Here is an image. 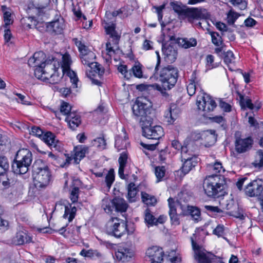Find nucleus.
Wrapping results in <instances>:
<instances>
[{"label": "nucleus", "instance_id": "1", "mask_svg": "<svg viewBox=\"0 0 263 263\" xmlns=\"http://www.w3.org/2000/svg\"><path fill=\"white\" fill-rule=\"evenodd\" d=\"M59 58H52L43 62L45 55L42 51L36 52L28 61L29 66L36 67L35 77L46 83H59L66 74L70 80L73 88L78 87V78L76 72L70 69L72 61L69 54H58Z\"/></svg>", "mask_w": 263, "mask_h": 263}, {"label": "nucleus", "instance_id": "2", "mask_svg": "<svg viewBox=\"0 0 263 263\" xmlns=\"http://www.w3.org/2000/svg\"><path fill=\"white\" fill-rule=\"evenodd\" d=\"M79 51L80 52V57L82 64L86 66V74L88 77L98 74L101 76L104 73V70L101 65L94 62L95 59V53L89 50L88 48L81 42H76Z\"/></svg>", "mask_w": 263, "mask_h": 263}, {"label": "nucleus", "instance_id": "3", "mask_svg": "<svg viewBox=\"0 0 263 263\" xmlns=\"http://www.w3.org/2000/svg\"><path fill=\"white\" fill-rule=\"evenodd\" d=\"M178 70L172 66L164 67L155 74L158 77L162 85H154L155 88L163 96L167 95L166 91L171 89L176 84L178 77Z\"/></svg>", "mask_w": 263, "mask_h": 263}, {"label": "nucleus", "instance_id": "4", "mask_svg": "<svg viewBox=\"0 0 263 263\" xmlns=\"http://www.w3.org/2000/svg\"><path fill=\"white\" fill-rule=\"evenodd\" d=\"M51 178V173L48 167L43 164L41 161L35 162L32 171V178L35 187L39 190L46 189L50 183Z\"/></svg>", "mask_w": 263, "mask_h": 263}, {"label": "nucleus", "instance_id": "5", "mask_svg": "<svg viewBox=\"0 0 263 263\" xmlns=\"http://www.w3.org/2000/svg\"><path fill=\"white\" fill-rule=\"evenodd\" d=\"M105 230L107 234L120 238L126 233L132 234L135 231L134 224L127 225L126 222L117 217L111 218L106 224Z\"/></svg>", "mask_w": 263, "mask_h": 263}, {"label": "nucleus", "instance_id": "6", "mask_svg": "<svg viewBox=\"0 0 263 263\" xmlns=\"http://www.w3.org/2000/svg\"><path fill=\"white\" fill-rule=\"evenodd\" d=\"M134 114L140 117V123L153 121L152 103L146 97H138L133 106Z\"/></svg>", "mask_w": 263, "mask_h": 263}, {"label": "nucleus", "instance_id": "7", "mask_svg": "<svg viewBox=\"0 0 263 263\" xmlns=\"http://www.w3.org/2000/svg\"><path fill=\"white\" fill-rule=\"evenodd\" d=\"M32 161V154L29 149H20L16 155L15 161L12 165L13 171L16 174H25L28 171Z\"/></svg>", "mask_w": 263, "mask_h": 263}, {"label": "nucleus", "instance_id": "8", "mask_svg": "<svg viewBox=\"0 0 263 263\" xmlns=\"http://www.w3.org/2000/svg\"><path fill=\"white\" fill-rule=\"evenodd\" d=\"M203 189L208 196L219 197L223 195L224 185L219 176L212 175L205 179Z\"/></svg>", "mask_w": 263, "mask_h": 263}, {"label": "nucleus", "instance_id": "9", "mask_svg": "<svg viewBox=\"0 0 263 263\" xmlns=\"http://www.w3.org/2000/svg\"><path fill=\"white\" fill-rule=\"evenodd\" d=\"M103 26L106 34L109 35V39L106 44V50L107 54L111 57L115 53V50L118 48V44L120 39V34L115 30V24L113 23L104 22Z\"/></svg>", "mask_w": 263, "mask_h": 263}, {"label": "nucleus", "instance_id": "10", "mask_svg": "<svg viewBox=\"0 0 263 263\" xmlns=\"http://www.w3.org/2000/svg\"><path fill=\"white\" fill-rule=\"evenodd\" d=\"M210 16L207 10L203 8H187L185 12L184 17L187 18L190 23L194 24L198 27H201V23L200 22H196L202 20L206 19Z\"/></svg>", "mask_w": 263, "mask_h": 263}, {"label": "nucleus", "instance_id": "11", "mask_svg": "<svg viewBox=\"0 0 263 263\" xmlns=\"http://www.w3.org/2000/svg\"><path fill=\"white\" fill-rule=\"evenodd\" d=\"M32 242V236L22 226H19L15 235L8 240V243L15 246H22Z\"/></svg>", "mask_w": 263, "mask_h": 263}, {"label": "nucleus", "instance_id": "12", "mask_svg": "<svg viewBox=\"0 0 263 263\" xmlns=\"http://www.w3.org/2000/svg\"><path fill=\"white\" fill-rule=\"evenodd\" d=\"M192 247L194 251V256L198 263H215L217 260L215 256L207 252L204 249L197 245L191 239Z\"/></svg>", "mask_w": 263, "mask_h": 263}, {"label": "nucleus", "instance_id": "13", "mask_svg": "<svg viewBox=\"0 0 263 263\" xmlns=\"http://www.w3.org/2000/svg\"><path fill=\"white\" fill-rule=\"evenodd\" d=\"M196 104L199 110L205 112L213 111L217 106L215 100L210 95L201 92L197 96Z\"/></svg>", "mask_w": 263, "mask_h": 263}, {"label": "nucleus", "instance_id": "14", "mask_svg": "<svg viewBox=\"0 0 263 263\" xmlns=\"http://www.w3.org/2000/svg\"><path fill=\"white\" fill-rule=\"evenodd\" d=\"M152 122L146 121L141 125L143 134L148 139L159 140L164 135L163 128L159 125L152 126Z\"/></svg>", "mask_w": 263, "mask_h": 263}, {"label": "nucleus", "instance_id": "15", "mask_svg": "<svg viewBox=\"0 0 263 263\" xmlns=\"http://www.w3.org/2000/svg\"><path fill=\"white\" fill-rule=\"evenodd\" d=\"M135 252L129 245L124 244L119 246L115 252L116 259L123 262H127L134 258Z\"/></svg>", "mask_w": 263, "mask_h": 263}, {"label": "nucleus", "instance_id": "16", "mask_svg": "<svg viewBox=\"0 0 263 263\" xmlns=\"http://www.w3.org/2000/svg\"><path fill=\"white\" fill-rule=\"evenodd\" d=\"M187 147L182 148V161L183 163L182 171L186 174L194 167L198 162V158L191 153H187Z\"/></svg>", "mask_w": 263, "mask_h": 263}, {"label": "nucleus", "instance_id": "17", "mask_svg": "<svg viewBox=\"0 0 263 263\" xmlns=\"http://www.w3.org/2000/svg\"><path fill=\"white\" fill-rule=\"evenodd\" d=\"M164 252L162 249L158 246L148 248L145 253V263H161Z\"/></svg>", "mask_w": 263, "mask_h": 263}, {"label": "nucleus", "instance_id": "18", "mask_svg": "<svg viewBox=\"0 0 263 263\" xmlns=\"http://www.w3.org/2000/svg\"><path fill=\"white\" fill-rule=\"evenodd\" d=\"M263 192V181L255 180L250 182L246 188V193L250 197L260 196Z\"/></svg>", "mask_w": 263, "mask_h": 263}, {"label": "nucleus", "instance_id": "19", "mask_svg": "<svg viewBox=\"0 0 263 263\" xmlns=\"http://www.w3.org/2000/svg\"><path fill=\"white\" fill-rule=\"evenodd\" d=\"M166 219V216L164 215H160L158 218H155L148 209H146L144 212V221L148 227L163 224L165 222Z\"/></svg>", "mask_w": 263, "mask_h": 263}, {"label": "nucleus", "instance_id": "20", "mask_svg": "<svg viewBox=\"0 0 263 263\" xmlns=\"http://www.w3.org/2000/svg\"><path fill=\"white\" fill-rule=\"evenodd\" d=\"M253 142L251 137L236 139L235 143L236 151L239 153L246 152L252 147Z\"/></svg>", "mask_w": 263, "mask_h": 263}, {"label": "nucleus", "instance_id": "21", "mask_svg": "<svg viewBox=\"0 0 263 263\" xmlns=\"http://www.w3.org/2000/svg\"><path fill=\"white\" fill-rule=\"evenodd\" d=\"M167 200L170 208L169 214L171 221L173 224L178 225L179 221L177 214L176 208L179 206H181V202L178 200L175 201L174 199L172 198H169Z\"/></svg>", "mask_w": 263, "mask_h": 263}, {"label": "nucleus", "instance_id": "22", "mask_svg": "<svg viewBox=\"0 0 263 263\" xmlns=\"http://www.w3.org/2000/svg\"><path fill=\"white\" fill-rule=\"evenodd\" d=\"M179 112V109L176 105H171L170 108L164 112V117L165 121L169 124H173L178 118Z\"/></svg>", "mask_w": 263, "mask_h": 263}, {"label": "nucleus", "instance_id": "23", "mask_svg": "<svg viewBox=\"0 0 263 263\" xmlns=\"http://www.w3.org/2000/svg\"><path fill=\"white\" fill-rule=\"evenodd\" d=\"M46 26L48 31L60 34L65 27L64 21L59 17L56 20L46 24Z\"/></svg>", "mask_w": 263, "mask_h": 263}, {"label": "nucleus", "instance_id": "24", "mask_svg": "<svg viewBox=\"0 0 263 263\" xmlns=\"http://www.w3.org/2000/svg\"><path fill=\"white\" fill-rule=\"evenodd\" d=\"M51 148H54L56 150H60L61 142L56 139L55 135L51 132H47L43 136L42 139Z\"/></svg>", "mask_w": 263, "mask_h": 263}, {"label": "nucleus", "instance_id": "25", "mask_svg": "<svg viewBox=\"0 0 263 263\" xmlns=\"http://www.w3.org/2000/svg\"><path fill=\"white\" fill-rule=\"evenodd\" d=\"M162 52L165 61L167 62L172 63L177 58V50L172 46H163Z\"/></svg>", "mask_w": 263, "mask_h": 263}, {"label": "nucleus", "instance_id": "26", "mask_svg": "<svg viewBox=\"0 0 263 263\" xmlns=\"http://www.w3.org/2000/svg\"><path fill=\"white\" fill-rule=\"evenodd\" d=\"M65 120L72 129H74L81 123L80 116L76 112H70L67 116Z\"/></svg>", "mask_w": 263, "mask_h": 263}, {"label": "nucleus", "instance_id": "27", "mask_svg": "<svg viewBox=\"0 0 263 263\" xmlns=\"http://www.w3.org/2000/svg\"><path fill=\"white\" fill-rule=\"evenodd\" d=\"M122 132L121 135H118L115 138V146L118 151L126 148L128 144V138L124 128Z\"/></svg>", "mask_w": 263, "mask_h": 263}, {"label": "nucleus", "instance_id": "28", "mask_svg": "<svg viewBox=\"0 0 263 263\" xmlns=\"http://www.w3.org/2000/svg\"><path fill=\"white\" fill-rule=\"evenodd\" d=\"M31 1L35 7L39 17L43 16L45 13L47 7L50 2V0H31Z\"/></svg>", "mask_w": 263, "mask_h": 263}, {"label": "nucleus", "instance_id": "29", "mask_svg": "<svg viewBox=\"0 0 263 263\" xmlns=\"http://www.w3.org/2000/svg\"><path fill=\"white\" fill-rule=\"evenodd\" d=\"M115 181V172L112 168L110 169L105 175V180L102 183L104 192H108Z\"/></svg>", "mask_w": 263, "mask_h": 263}, {"label": "nucleus", "instance_id": "30", "mask_svg": "<svg viewBox=\"0 0 263 263\" xmlns=\"http://www.w3.org/2000/svg\"><path fill=\"white\" fill-rule=\"evenodd\" d=\"M201 138L206 142L205 146H208L212 145L215 143L217 136L214 130H210L202 132Z\"/></svg>", "mask_w": 263, "mask_h": 263}, {"label": "nucleus", "instance_id": "31", "mask_svg": "<svg viewBox=\"0 0 263 263\" xmlns=\"http://www.w3.org/2000/svg\"><path fill=\"white\" fill-rule=\"evenodd\" d=\"M74 159L76 163L83 158L85 154L88 152V147L85 145H78L74 148Z\"/></svg>", "mask_w": 263, "mask_h": 263}, {"label": "nucleus", "instance_id": "32", "mask_svg": "<svg viewBox=\"0 0 263 263\" xmlns=\"http://www.w3.org/2000/svg\"><path fill=\"white\" fill-rule=\"evenodd\" d=\"M128 156L126 152H124L120 154L118 159L119 163V167L118 170V174L121 179H124L125 176L124 174V168L126 165L127 161Z\"/></svg>", "mask_w": 263, "mask_h": 263}, {"label": "nucleus", "instance_id": "33", "mask_svg": "<svg viewBox=\"0 0 263 263\" xmlns=\"http://www.w3.org/2000/svg\"><path fill=\"white\" fill-rule=\"evenodd\" d=\"M2 11L3 13L5 27L6 28L7 26L12 24L13 22L12 11L10 8L5 6H2Z\"/></svg>", "mask_w": 263, "mask_h": 263}, {"label": "nucleus", "instance_id": "34", "mask_svg": "<svg viewBox=\"0 0 263 263\" xmlns=\"http://www.w3.org/2000/svg\"><path fill=\"white\" fill-rule=\"evenodd\" d=\"M112 204L117 211L123 212L126 211L127 208V204L125 201L121 198L116 197L112 200Z\"/></svg>", "mask_w": 263, "mask_h": 263}, {"label": "nucleus", "instance_id": "35", "mask_svg": "<svg viewBox=\"0 0 263 263\" xmlns=\"http://www.w3.org/2000/svg\"><path fill=\"white\" fill-rule=\"evenodd\" d=\"M127 198L128 201L130 202L137 201L138 198L137 196L138 189L136 187L135 184L134 183H129L127 187Z\"/></svg>", "mask_w": 263, "mask_h": 263}, {"label": "nucleus", "instance_id": "36", "mask_svg": "<svg viewBox=\"0 0 263 263\" xmlns=\"http://www.w3.org/2000/svg\"><path fill=\"white\" fill-rule=\"evenodd\" d=\"M178 44L181 47L187 49L195 47L197 45V41L194 38H180L178 40Z\"/></svg>", "mask_w": 263, "mask_h": 263}, {"label": "nucleus", "instance_id": "37", "mask_svg": "<svg viewBox=\"0 0 263 263\" xmlns=\"http://www.w3.org/2000/svg\"><path fill=\"white\" fill-rule=\"evenodd\" d=\"M77 209L75 206H72L71 204H68L65 206V213L63 217L67 219L69 222L71 221L76 216Z\"/></svg>", "mask_w": 263, "mask_h": 263}, {"label": "nucleus", "instance_id": "38", "mask_svg": "<svg viewBox=\"0 0 263 263\" xmlns=\"http://www.w3.org/2000/svg\"><path fill=\"white\" fill-rule=\"evenodd\" d=\"M24 22L25 25H26V27L28 28H31L32 27H35L37 29L42 31L43 29H40L41 27H43L44 24L43 23H40L37 22L36 20L33 17H28L27 18L24 19Z\"/></svg>", "mask_w": 263, "mask_h": 263}, {"label": "nucleus", "instance_id": "39", "mask_svg": "<svg viewBox=\"0 0 263 263\" xmlns=\"http://www.w3.org/2000/svg\"><path fill=\"white\" fill-rule=\"evenodd\" d=\"M80 254L83 256L89 257L92 259H99L102 257V254L96 250H82Z\"/></svg>", "mask_w": 263, "mask_h": 263}, {"label": "nucleus", "instance_id": "40", "mask_svg": "<svg viewBox=\"0 0 263 263\" xmlns=\"http://www.w3.org/2000/svg\"><path fill=\"white\" fill-rule=\"evenodd\" d=\"M207 168L209 171L215 174L214 175L224 172L222 164L218 161L215 162L213 164H208L207 165Z\"/></svg>", "mask_w": 263, "mask_h": 263}, {"label": "nucleus", "instance_id": "41", "mask_svg": "<svg viewBox=\"0 0 263 263\" xmlns=\"http://www.w3.org/2000/svg\"><path fill=\"white\" fill-rule=\"evenodd\" d=\"M141 198L142 201L148 205H154L157 202V200L154 196L145 192L141 193Z\"/></svg>", "mask_w": 263, "mask_h": 263}, {"label": "nucleus", "instance_id": "42", "mask_svg": "<svg viewBox=\"0 0 263 263\" xmlns=\"http://www.w3.org/2000/svg\"><path fill=\"white\" fill-rule=\"evenodd\" d=\"M187 211L194 220L198 221L200 218V211L198 208L193 206H188Z\"/></svg>", "mask_w": 263, "mask_h": 263}, {"label": "nucleus", "instance_id": "43", "mask_svg": "<svg viewBox=\"0 0 263 263\" xmlns=\"http://www.w3.org/2000/svg\"><path fill=\"white\" fill-rule=\"evenodd\" d=\"M142 65L139 63H136L131 69V73L137 78H141L142 77Z\"/></svg>", "mask_w": 263, "mask_h": 263}, {"label": "nucleus", "instance_id": "44", "mask_svg": "<svg viewBox=\"0 0 263 263\" xmlns=\"http://www.w3.org/2000/svg\"><path fill=\"white\" fill-rule=\"evenodd\" d=\"M240 16L239 14L235 12L233 10H230L227 13V20L229 25H233L236 20Z\"/></svg>", "mask_w": 263, "mask_h": 263}, {"label": "nucleus", "instance_id": "45", "mask_svg": "<svg viewBox=\"0 0 263 263\" xmlns=\"http://www.w3.org/2000/svg\"><path fill=\"white\" fill-rule=\"evenodd\" d=\"M118 71L126 79H129L132 76L130 70H128L125 65H120L118 67Z\"/></svg>", "mask_w": 263, "mask_h": 263}, {"label": "nucleus", "instance_id": "46", "mask_svg": "<svg viewBox=\"0 0 263 263\" xmlns=\"http://www.w3.org/2000/svg\"><path fill=\"white\" fill-rule=\"evenodd\" d=\"M93 146L98 147L99 149H104L106 147V142L104 138L99 137L94 139L92 142Z\"/></svg>", "mask_w": 263, "mask_h": 263}, {"label": "nucleus", "instance_id": "47", "mask_svg": "<svg viewBox=\"0 0 263 263\" xmlns=\"http://www.w3.org/2000/svg\"><path fill=\"white\" fill-rule=\"evenodd\" d=\"M210 34L212 38V42L215 46H220L223 43L221 36L215 32H210Z\"/></svg>", "mask_w": 263, "mask_h": 263}, {"label": "nucleus", "instance_id": "48", "mask_svg": "<svg viewBox=\"0 0 263 263\" xmlns=\"http://www.w3.org/2000/svg\"><path fill=\"white\" fill-rule=\"evenodd\" d=\"M8 168L9 164L7 159L5 157H0V175H4Z\"/></svg>", "mask_w": 263, "mask_h": 263}, {"label": "nucleus", "instance_id": "49", "mask_svg": "<svg viewBox=\"0 0 263 263\" xmlns=\"http://www.w3.org/2000/svg\"><path fill=\"white\" fill-rule=\"evenodd\" d=\"M155 174L157 178V182L162 180L165 174V169L164 166H157L155 167Z\"/></svg>", "mask_w": 263, "mask_h": 263}, {"label": "nucleus", "instance_id": "50", "mask_svg": "<svg viewBox=\"0 0 263 263\" xmlns=\"http://www.w3.org/2000/svg\"><path fill=\"white\" fill-rule=\"evenodd\" d=\"M102 206L106 213H109L112 211L114 208V205L112 204V201L108 198L103 199Z\"/></svg>", "mask_w": 263, "mask_h": 263}, {"label": "nucleus", "instance_id": "51", "mask_svg": "<svg viewBox=\"0 0 263 263\" xmlns=\"http://www.w3.org/2000/svg\"><path fill=\"white\" fill-rule=\"evenodd\" d=\"M79 189L77 186L73 187L70 191V199L72 203L77 202L79 198Z\"/></svg>", "mask_w": 263, "mask_h": 263}, {"label": "nucleus", "instance_id": "52", "mask_svg": "<svg viewBox=\"0 0 263 263\" xmlns=\"http://www.w3.org/2000/svg\"><path fill=\"white\" fill-rule=\"evenodd\" d=\"M223 56H224V61L228 66L234 62L235 57L232 51L229 50L225 52Z\"/></svg>", "mask_w": 263, "mask_h": 263}, {"label": "nucleus", "instance_id": "53", "mask_svg": "<svg viewBox=\"0 0 263 263\" xmlns=\"http://www.w3.org/2000/svg\"><path fill=\"white\" fill-rule=\"evenodd\" d=\"M230 2L240 10H245L247 7V3L245 0H230Z\"/></svg>", "mask_w": 263, "mask_h": 263}, {"label": "nucleus", "instance_id": "54", "mask_svg": "<svg viewBox=\"0 0 263 263\" xmlns=\"http://www.w3.org/2000/svg\"><path fill=\"white\" fill-rule=\"evenodd\" d=\"M255 165L258 167L263 166V150L259 149L257 151Z\"/></svg>", "mask_w": 263, "mask_h": 263}, {"label": "nucleus", "instance_id": "55", "mask_svg": "<svg viewBox=\"0 0 263 263\" xmlns=\"http://www.w3.org/2000/svg\"><path fill=\"white\" fill-rule=\"evenodd\" d=\"M205 209L208 211L211 214L217 216L218 214H220L222 212V211L219 209L218 206H214L212 205H205Z\"/></svg>", "mask_w": 263, "mask_h": 263}, {"label": "nucleus", "instance_id": "56", "mask_svg": "<svg viewBox=\"0 0 263 263\" xmlns=\"http://www.w3.org/2000/svg\"><path fill=\"white\" fill-rule=\"evenodd\" d=\"M187 91L189 96L194 95L196 92L197 87L195 82L194 81H190V83L187 85Z\"/></svg>", "mask_w": 263, "mask_h": 263}, {"label": "nucleus", "instance_id": "57", "mask_svg": "<svg viewBox=\"0 0 263 263\" xmlns=\"http://www.w3.org/2000/svg\"><path fill=\"white\" fill-rule=\"evenodd\" d=\"M71 106L70 105L66 102H63L61 105L60 111L64 115H67L70 112Z\"/></svg>", "mask_w": 263, "mask_h": 263}, {"label": "nucleus", "instance_id": "58", "mask_svg": "<svg viewBox=\"0 0 263 263\" xmlns=\"http://www.w3.org/2000/svg\"><path fill=\"white\" fill-rule=\"evenodd\" d=\"M173 10L177 12L179 15L184 16L185 12L186 10V8H183L181 6L173 3L172 4Z\"/></svg>", "mask_w": 263, "mask_h": 263}, {"label": "nucleus", "instance_id": "59", "mask_svg": "<svg viewBox=\"0 0 263 263\" xmlns=\"http://www.w3.org/2000/svg\"><path fill=\"white\" fill-rule=\"evenodd\" d=\"M154 42L150 40L145 39L142 44V49L145 51L153 49Z\"/></svg>", "mask_w": 263, "mask_h": 263}, {"label": "nucleus", "instance_id": "60", "mask_svg": "<svg viewBox=\"0 0 263 263\" xmlns=\"http://www.w3.org/2000/svg\"><path fill=\"white\" fill-rule=\"evenodd\" d=\"M31 133L32 135L40 138L41 139L43 138V136L44 135L42 130L37 126L32 127Z\"/></svg>", "mask_w": 263, "mask_h": 263}, {"label": "nucleus", "instance_id": "61", "mask_svg": "<svg viewBox=\"0 0 263 263\" xmlns=\"http://www.w3.org/2000/svg\"><path fill=\"white\" fill-rule=\"evenodd\" d=\"M224 227L223 225H218L213 230V234L218 237H221L224 234Z\"/></svg>", "mask_w": 263, "mask_h": 263}, {"label": "nucleus", "instance_id": "62", "mask_svg": "<svg viewBox=\"0 0 263 263\" xmlns=\"http://www.w3.org/2000/svg\"><path fill=\"white\" fill-rule=\"evenodd\" d=\"M206 66L208 69H211L214 67V58L212 55H208L206 58Z\"/></svg>", "mask_w": 263, "mask_h": 263}, {"label": "nucleus", "instance_id": "63", "mask_svg": "<svg viewBox=\"0 0 263 263\" xmlns=\"http://www.w3.org/2000/svg\"><path fill=\"white\" fill-rule=\"evenodd\" d=\"M219 106L220 107L223 109V111L226 112H229L231 110V105L228 103L223 101L221 99H219Z\"/></svg>", "mask_w": 263, "mask_h": 263}, {"label": "nucleus", "instance_id": "64", "mask_svg": "<svg viewBox=\"0 0 263 263\" xmlns=\"http://www.w3.org/2000/svg\"><path fill=\"white\" fill-rule=\"evenodd\" d=\"M217 47L215 49V52L219 56L222 57L224 54L225 52V46L223 44H222L220 46H216Z\"/></svg>", "mask_w": 263, "mask_h": 263}]
</instances>
